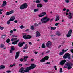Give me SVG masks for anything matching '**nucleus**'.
<instances>
[{
	"label": "nucleus",
	"instance_id": "2f4dec72",
	"mask_svg": "<svg viewBox=\"0 0 73 73\" xmlns=\"http://www.w3.org/2000/svg\"><path fill=\"white\" fill-rule=\"evenodd\" d=\"M11 20H10V19L9 20V21H7V24H8V25L10 24V22H11Z\"/></svg>",
	"mask_w": 73,
	"mask_h": 73
},
{
	"label": "nucleus",
	"instance_id": "680f3d73",
	"mask_svg": "<svg viewBox=\"0 0 73 73\" xmlns=\"http://www.w3.org/2000/svg\"><path fill=\"white\" fill-rule=\"evenodd\" d=\"M34 61V59H32L31 60V61Z\"/></svg>",
	"mask_w": 73,
	"mask_h": 73
},
{
	"label": "nucleus",
	"instance_id": "4be33fe9",
	"mask_svg": "<svg viewBox=\"0 0 73 73\" xmlns=\"http://www.w3.org/2000/svg\"><path fill=\"white\" fill-rule=\"evenodd\" d=\"M59 20H60V17L58 15H57L56 17L55 21H58Z\"/></svg>",
	"mask_w": 73,
	"mask_h": 73
},
{
	"label": "nucleus",
	"instance_id": "7ed1b4c3",
	"mask_svg": "<svg viewBox=\"0 0 73 73\" xmlns=\"http://www.w3.org/2000/svg\"><path fill=\"white\" fill-rule=\"evenodd\" d=\"M63 58L64 59L68 58V60H71L72 58L70 57V54L69 53H66L63 56Z\"/></svg>",
	"mask_w": 73,
	"mask_h": 73
},
{
	"label": "nucleus",
	"instance_id": "f03ea898",
	"mask_svg": "<svg viewBox=\"0 0 73 73\" xmlns=\"http://www.w3.org/2000/svg\"><path fill=\"white\" fill-rule=\"evenodd\" d=\"M50 20V19L47 17L42 18L41 19V21L44 24H45Z\"/></svg>",
	"mask_w": 73,
	"mask_h": 73
},
{
	"label": "nucleus",
	"instance_id": "c756f323",
	"mask_svg": "<svg viewBox=\"0 0 73 73\" xmlns=\"http://www.w3.org/2000/svg\"><path fill=\"white\" fill-rule=\"evenodd\" d=\"M42 48H45V43H43L42 46Z\"/></svg>",
	"mask_w": 73,
	"mask_h": 73
},
{
	"label": "nucleus",
	"instance_id": "052dcab7",
	"mask_svg": "<svg viewBox=\"0 0 73 73\" xmlns=\"http://www.w3.org/2000/svg\"><path fill=\"white\" fill-rule=\"evenodd\" d=\"M41 24H42V22H39V24H40V25H41Z\"/></svg>",
	"mask_w": 73,
	"mask_h": 73
},
{
	"label": "nucleus",
	"instance_id": "f257e3e1",
	"mask_svg": "<svg viewBox=\"0 0 73 73\" xmlns=\"http://www.w3.org/2000/svg\"><path fill=\"white\" fill-rule=\"evenodd\" d=\"M36 67V65L33 64H31L29 67H27L25 70V68L24 67H22L19 70V72L21 73H24L25 72H29L30 70L33 69L34 68H35Z\"/></svg>",
	"mask_w": 73,
	"mask_h": 73
},
{
	"label": "nucleus",
	"instance_id": "864d4df0",
	"mask_svg": "<svg viewBox=\"0 0 73 73\" xmlns=\"http://www.w3.org/2000/svg\"><path fill=\"white\" fill-rule=\"evenodd\" d=\"M17 38H14V41H16V40H17Z\"/></svg>",
	"mask_w": 73,
	"mask_h": 73
},
{
	"label": "nucleus",
	"instance_id": "a18cd8bd",
	"mask_svg": "<svg viewBox=\"0 0 73 73\" xmlns=\"http://www.w3.org/2000/svg\"><path fill=\"white\" fill-rule=\"evenodd\" d=\"M54 27H51V30H54Z\"/></svg>",
	"mask_w": 73,
	"mask_h": 73
},
{
	"label": "nucleus",
	"instance_id": "f3484780",
	"mask_svg": "<svg viewBox=\"0 0 73 73\" xmlns=\"http://www.w3.org/2000/svg\"><path fill=\"white\" fill-rule=\"evenodd\" d=\"M41 36V34L38 31L36 32V37H40Z\"/></svg>",
	"mask_w": 73,
	"mask_h": 73
},
{
	"label": "nucleus",
	"instance_id": "a19ab883",
	"mask_svg": "<svg viewBox=\"0 0 73 73\" xmlns=\"http://www.w3.org/2000/svg\"><path fill=\"white\" fill-rule=\"evenodd\" d=\"M60 73H62V68H60Z\"/></svg>",
	"mask_w": 73,
	"mask_h": 73
},
{
	"label": "nucleus",
	"instance_id": "13d9d810",
	"mask_svg": "<svg viewBox=\"0 0 73 73\" xmlns=\"http://www.w3.org/2000/svg\"><path fill=\"white\" fill-rule=\"evenodd\" d=\"M65 41H62V44H64V43H65Z\"/></svg>",
	"mask_w": 73,
	"mask_h": 73
},
{
	"label": "nucleus",
	"instance_id": "3c124183",
	"mask_svg": "<svg viewBox=\"0 0 73 73\" xmlns=\"http://www.w3.org/2000/svg\"><path fill=\"white\" fill-rule=\"evenodd\" d=\"M13 65H11L9 67L10 68H12V67H13Z\"/></svg>",
	"mask_w": 73,
	"mask_h": 73
},
{
	"label": "nucleus",
	"instance_id": "f704fd0d",
	"mask_svg": "<svg viewBox=\"0 0 73 73\" xmlns=\"http://www.w3.org/2000/svg\"><path fill=\"white\" fill-rule=\"evenodd\" d=\"M31 30H33L34 29V26H32L31 27Z\"/></svg>",
	"mask_w": 73,
	"mask_h": 73
},
{
	"label": "nucleus",
	"instance_id": "0e129e2a",
	"mask_svg": "<svg viewBox=\"0 0 73 73\" xmlns=\"http://www.w3.org/2000/svg\"><path fill=\"white\" fill-rule=\"evenodd\" d=\"M10 33H13V30H11L10 31Z\"/></svg>",
	"mask_w": 73,
	"mask_h": 73
},
{
	"label": "nucleus",
	"instance_id": "39448f33",
	"mask_svg": "<svg viewBox=\"0 0 73 73\" xmlns=\"http://www.w3.org/2000/svg\"><path fill=\"white\" fill-rule=\"evenodd\" d=\"M48 59H49V56H46L40 60V62H44L46 60H47Z\"/></svg>",
	"mask_w": 73,
	"mask_h": 73
},
{
	"label": "nucleus",
	"instance_id": "de8ad7c7",
	"mask_svg": "<svg viewBox=\"0 0 73 73\" xmlns=\"http://www.w3.org/2000/svg\"><path fill=\"white\" fill-rule=\"evenodd\" d=\"M43 1H44L45 3H47V2H48V0H43Z\"/></svg>",
	"mask_w": 73,
	"mask_h": 73
},
{
	"label": "nucleus",
	"instance_id": "6ab92c4d",
	"mask_svg": "<svg viewBox=\"0 0 73 73\" xmlns=\"http://www.w3.org/2000/svg\"><path fill=\"white\" fill-rule=\"evenodd\" d=\"M69 16L68 17V18L69 19H72V13L70 12L68 14Z\"/></svg>",
	"mask_w": 73,
	"mask_h": 73
},
{
	"label": "nucleus",
	"instance_id": "dca6fc26",
	"mask_svg": "<svg viewBox=\"0 0 73 73\" xmlns=\"http://www.w3.org/2000/svg\"><path fill=\"white\" fill-rule=\"evenodd\" d=\"M19 41V39H18L17 40H16L15 41L13 42L12 43V44L13 45H16V44H17V43Z\"/></svg>",
	"mask_w": 73,
	"mask_h": 73
},
{
	"label": "nucleus",
	"instance_id": "6e6d98bb",
	"mask_svg": "<svg viewBox=\"0 0 73 73\" xmlns=\"http://www.w3.org/2000/svg\"><path fill=\"white\" fill-rule=\"evenodd\" d=\"M19 66H20V67H21V66H22V64H19Z\"/></svg>",
	"mask_w": 73,
	"mask_h": 73
},
{
	"label": "nucleus",
	"instance_id": "5fc2aeb1",
	"mask_svg": "<svg viewBox=\"0 0 73 73\" xmlns=\"http://www.w3.org/2000/svg\"><path fill=\"white\" fill-rule=\"evenodd\" d=\"M29 45H32V42H29Z\"/></svg>",
	"mask_w": 73,
	"mask_h": 73
},
{
	"label": "nucleus",
	"instance_id": "bf43d9fd",
	"mask_svg": "<svg viewBox=\"0 0 73 73\" xmlns=\"http://www.w3.org/2000/svg\"><path fill=\"white\" fill-rule=\"evenodd\" d=\"M14 23H17V21L15 20L14 21Z\"/></svg>",
	"mask_w": 73,
	"mask_h": 73
},
{
	"label": "nucleus",
	"instance_id": "c03bdc74",
	"mask_svg": "<svg viewBox=\"0 0 73 73\" xmlns=\"http://www.w3.org/2000/svg\"><path fill=\"white\" fill-rule=\"evenodd\" d=\"M70 51L72 53H73V49H72L70 50Z\"/></svg>",
	"mask_w": 73,
	"mask_h": 73
},
{
	"label": "nucleus",
	"instance_id": "aec40b11",
	"mask_svg": "<svg viewBox=\"0 0 73 73\" xmlns=\"http://www.w3.org/2000/svg\"><path fill=\"white\" fill-rule=\"evenodd\" d=\"M43 5L41 3H39L37 5V7L38 8H41L42 7Z\"/></svg>",
	"mask_w": 73,
	"mask_h": 73
},
{
	"label": "nucleus",
	"instance_id": "4d7b16f0",
	"mask_svg": "<svg viewBox=\"0 0 73 73\" xmlns=\"http://www.w3.org/2000/svg\"><path fill=\"white\" fill-rule=\"evenodd\" d=\"M12 37H15V35H13L12 36Z\"/></svg>",
	"mask_w": 73,
	"mask_h": 73
},
{
	"label": "nucleus",
	"instance_id": "bb28decb",
	"mask_svg": "<svg viewBox=\"0 0 73 73\" xmlns=\"http://www.w3.org/2000/svg\"><path fill=\"white\" fill-rule=\"evenodd\" d=\"M58 36H61V33L59 32H57L56 34Z\"/></svg>",
	"mask_w": 73,
	"mask_h": 73
},
{
	"label": "nucleus",
	"instance_id": "09e8293b",
	"mask_svg": "<svg viewBox=\"0 0 73 73\" xmlns=\"http://www.w3.org/2000/svg\"><path fill=\"white\" fill-rule=\"evenodd\" d=\"M53 19H52L50 20V22H52V21H53Z\"/></svg>",
	"mask_w": 73,
	"mask_h": 73
},
{
	"label": "nucleus",
	"instance_id": "423d86ee",
	"mask_svg": "<svg viewBox=\"0 0 73 73\" xmlns=\"http://www.w3.org/2000/svg\"><path fill=\"white\" fill-rule=\"evenodd\" d=\"M52 45V43L50 41H48L46 44V46L48 48H50Z\"/></svg>",
	"mask_w": 73,
	"mask_h": 73
},
{
	"label": "nucleus",
	"instance_id": "4c0bfd02",
	"mask_svg": "<svg viewBox=\"0 0 73 73\" xmlns=\"http://www.w3.org/2000/svg\"><path fill=\"white\" fill-rule=\"evenodd\" d=\"M34 25L35 27H37V26H39V25H40L37 24V23H35V24Z\"/></svg>",
	"mask_w": 73,
	"mask_h": 73
},
{
	"label": "nucleus",
	"instance_id": "9b49d317",
	"mask_svg": "<svg viewBox=\"0 0 73 73\" xmlns=\"http://www.w3.org/2000/svg\"><path fill=\"white\" fill-rule=\"evenodd\" d=\"M20 51L17 52L16 53V55L15 56V59H17L19 57V56L20 55Z\"/></svg>",
	"mask_w": 73,
	"mask_h": 73
},
{
	"label": "nucleus",
	"instance_id": "7c9ffc66",
	"mask_svg": "<svg viewBox=\"0 0 73 73\" xmlns=\"http://www.w3.org/2000/svg\"><path fill=\"white\" fill-rule=\"evenodd\" d=\"M6 42L7 43H9L10 42V39L8 38L6 40Z\"/></svg>",
	"mask_w": 73,
	"mask_h": 73
},
{
	"label": "nucleus",
	"instance_id": "8fccbe9b",
	"mask_svg": "<svg viewBox=\"0 0 73 73\" xmlns=\"http://www.w3.org/2000/svg\"><path fill=\"white\" fill-rule=\"evenodd\" d=\"M7 73H10L11 72V71L10 70H8V71H7Z\"/></svg>",
	"mask_w": 73,
	"mask_h": 73
},
{
	"label": "nucleus",
	"instance_id": "20e7f679",
	"mask_svg": "<svg viewBox=\"0 0 73 73\" xmlns=\"http://www.w3.org/2000/svg\"><path fill=\"white\" fill-rule=\"evenodd\" d=\"M28 7V4L27 3L23 4L20 7L21 9H24L25 8H27Z\"/></svg>",
	"mask_w": 73,
	"mask_h": 73
},
{
	"label": "nucleus",
	"instance_id": "2eb2a0df",
	"mask_svg": "<svg viewBox=\"0 0 73 73\" xmlns=\"http://www.w3.org/2000/svg\"><path fill=\"white\" fill-rule=\"evenodd\" d=\"M13 13V11H11L10 12H6V15H11V14H12Z\"/></svg>",
	"mask_w": 73,
	"mask_h": 73
},
{
	"label": "nucleus",
	"instance_id": "338daca9",
	"mask_svg": "<svg viewBox=\"0 0 73 73\" xmlns=\"http://www.w3.org/2000/svg\"><path fill=\"white\" fill-rule=\"evenodd\" d=\"M50 62H47L46 63V64H50Z\"/></svg>",
	"mask_w": 73,
	"mask_h": 73
},
{
	"label": "nucleus",
	"instance_id": "393cba45",
	"mask_svg": "<svg viewBox=\"0 0 73 73\" xmlns=\"http://www.w3.org/2000/svg\"><path fill=\"white\" fill-rule=\"evenodd\" d=\"M28 48V45L27 44H25V47L23 48V49H27Z\"/></svg>",
	"mask_w": 73,
	"mask_h": 73
},
{
	"label": "nucleus",
	"instance_id": "cd10ccee",
	"mask_svg": "<svg viewBox=\"0 0 73 73\" xmlns=\"http://www.w3.org/2000/svg\"><path fill=\"white\" fill-rule=\"evenodd\" d=\"M39 11V9H35L34 10V12H38Z\"/></svg>",
	"mask_w": 73,
	"mask_h": 73
},
{
	"label": "nucleus",
	"instance_id": "ea45409f",
	"mask_svg": "<svg viewBox=\"0 0 73 73\" xmlns=\"http://www.w3.org/2000/svg\"><path fill=\"white\" fill-rule=\"evenodd\" d=\"M23 60H24V59H23V58H21L19 59V60L21 62L23 61Z\"/></svg>",
	"mask_w": 73,
	"mask_h": 73
},
{
	"label": "nucleus",
	"instance_id": "a878e982",
	"mask_svg": "<svg viewBox=\"0 0 73 73\" xmlns=\"http://www.w3.org/2000/svg\"><path fill=\"white\" fill-rule=\"evenodd\" d=\"M27 40L28 39H31L32 38V36L30 35H27Z\"/></svg>",
	"mask_w": 73,
	"mask_h": 73
},
{
	"label": "nucleus",
	"instance_id": "79ce46f5",
	"mask_svg": "<svg viewBox=\"0 0 73 73\" xmlns=\"http://www.w3.org/2000/svg\"><path fill=\"white\" fill-rule=\"evenodd\" d=\"M66 3H69V0H65Z\"/></svg>",
	"mask_w": 73,
	"mask_h": 73
},
{
	"label": "nucleus",
	"instance_id": "603ef678",
	"mask_svg": "<svg viewBox=\"0 0 73 73\" xmlns=\"http://www.w3.org/2000/svg\"><path fill=\"white\" fill-rule=\"evenodd\" d=\"M28 31H29V29H27L25 31V32H27Z\"/></svg>",
	"mask_w": 73,
	"mask_h": 73
},
{
	"label": "nucleus",
	"instance_id": "473e14b6",
	"mask_svg": "<svg viewBox=\"0 0 73 73\" xmlns=\"http://www.w3.org/2000/svg\"><path fill=\"white\" fill-rule=\"evenodd\" d=\"M40 2H41V1H40V0H37L36 1V3H40Z\"/></svg>",
	"mask_w": 73,
	"mask_h": 73
},
{
	"label": "nucleus",
	"instance_id": "c85d7f7f",
	"mask_svg": "<svg viewBox=\"0 0 73 73\" xmlns=\"http://www.w3.org/2000/svg\"><path fill=\"white\" fill-rule=\"evenodd\" d=\"M6 36V35H2V36H1V38H3V39H4V38Z\"/></svg>",
	"mask_w": 73,
	"mask_h": 73
},
{
	"label": "nucleus",
	"instance_id": "69168bd1",
	"mask_svg": "<svg viewBox=\"0 0 73 73\" xmlns=\"http://www.w3.org/2000/svg\"><path fill=\"white\" fill-rule=\"evenodd\" d=\"M11 41H14V39L13 38H12L11 39Z\"/></svg>",
	"mask_w": 73,
	"mask_h": 73
},
{
	"label": "nucleus",
	"instance_id": "49530a36",
	"mask_svg": "<svg viewBox=\"0 0 73 73\" xmlns=\"http://www.w3.org/2000/svg\"><path fill=\"white\" fill-rule=\"evenodd\" d=\"M50 52V50L46 52V53H49Z\"/></svg>",
	"mask_w": 73,
	"mask_h": 73
},
{
	"label": "nucleus",
	"instance_id": "b1692460",
	"mask_svg": "<svg viewBox=\"0 0 73 73\" xmlns=\"http://www.w3.org/2000/svg\"><path fill=\"white\" fill-rule=\"evenodd\" d=\"M5 68V66L4 65H1L0 66V69H4Z\"/></svg>",
	"mask_w": 73,
	"mask_h": 73
},
{
	"label": "nucleus",
	"instance_id": "412c9836",
	"mask_svg": "<svg viewBox=\"0 0 73 73\" xmlns=\"http://www.w3.org/2000/svg\"><path fill=\"white\" fill-rule=\"evenodd\" d=\"M6 5H7V2H6L5 1H4L2 5V7H5Z\"/></svg>",
	"mask_w": 73,
	"mask_h": 73
},
{
	"label": "nucleus",
	"instance_id": "37998d69",
	"mask_svg": "<svg viewBox=\"0 0 73 73\" xmlns=\"http://www.w3.org/2000/svg\"><path fill=\"white\" fill-rule=\"evenodd\" d=\"M56 67H57L56 66H54V68H55V70H57V68H56Z\"/></svg>",
	"mask_w": 73,
	"mask_h": 73
},
{
	"label": "nucleus",
	"instance_id": "1a4fd4ad",
	"mask_svg": "<svg viewBox=\"0 0 73 73\" xmlns=\"http://www.w3.org/2000/svg\"><path fill=\"white\" fill-rule=\"evenodd\" d=\"M25 42H19L18 44V46L19 48H21L23 46V45L25 44Z\"/></svg>",
	"mask_w": 73,
	"mask_h": 73
},
{
	"label": "nucleus",
	"instance_id": "5701e85b",
	"mask_svg": "<svg viewBox=\"0 0 73 73\" xmlns=\"http://www.w3.org/2000/svg\"><path fill=\"white\" fill-rule=\"evenodd\" d=\"M28 58V56H25L24 57L23 60H24V61H27V59Z\"/></svg>",
	"mask_w": 73,
	"mask_h": 73
},
{
	"label": "nucleus",
	"instance_id": "6e6552de",
	"mask_svg": "<svg viewBox=\"0 0 73 73\" xmlns=\"http://www.w3.org/2000/svg\"><path fill=\"white\" fill-rule=\"evenodd\" d=\"M68 49L66 50H65L64 49L62 50V52H60L59 53V55H60V56H62V55H63L64 53H65V52H66L68 50Z\"/></svg>",
	"mask_w": 73,
	"mask_h": 73
},
{
	"label": "nucleus",
	"instance_id": "58836bf2",
	"mask_svg": "<svg viewBox=\"0 0 73 73\" xmlns=\"http://www.w3.org/2000/svg\"><path fill=\"white\" fill-rule=\"evenodd\" d=\"M59 24L60 23H57L55 24V26H57L58 25V24Z\"/></svg>",
	"mask_w": 73,
	"mask_h": 73
},
{
	"label": "nucleus",
	"instance_id": "72a5a7b5",
	"mask_svg": "<svg viewBox=\"0 0 73 73\" xmlns=\"http://www.w3.org/2000/svg\"><path fill=\"white\" fill-rule=\"evenodd\" d=\"M4 29V27L1 26H0V29H1V30H3Z\"/></svg>",
	"mask_w": 73,
	"mask_h": 73
},
{
	"label": "nucleus",
	"instance_id": "a211bd4d",
	"mask_svg": "<svg viewBox=\"0 0 73 73\" xmlns=\"http://www.w3.org/2000/svg\"><path fill=\"white\" fill-rule=\"evenodd\" d=\"M15 19V16H12L10 18V20L11 21H13Z\"/></svg>",
	"mask_w": 73,
	"mask_h": 73
},
{
	"label": "nucleus",
	"instance_id": "ddd939ff",
	"mask_svg": "<svg viewBox=\"0 0 73 73\" xmlns=\"http://www.w3.org/2000/svg\"><path fill=\"white\" fill-rule=\"evenodd\" d=\"M66 62L65 60H63L60 62V64L61 65H63L65 64V63Z\"/></svg>",
	"mask_w": 73,
	"mask_h": 73
},
{
	"label": "nucleus",
	"instance_id": "774afa93",
	"mask_svg": "<svg viewBox=\"0 0 73 73\" xmlns=\"http://www.w3.org/2000/svg\"><path fill=\"white\" fill-rule=\"evenodd\" d=\"M2 11H3V9H1L0 10V12H2Z\"/></svg>",
	"mask_w": 73,
	"mask_h": 73
},
{
	"label": "nucleus",
	"instance_id": "e2e57ef3",
	"mask_svg": "<svg viewBox=\"0 0 73 73\" xmlns=\"http://www.w3.org/2000/svg\"><path fill=\"white\" fill-rule=\"evenodd\" d=\"M35 54H37L38 53L37 52H35Z\"/></svg>",
	"mask_w": 73,
	"mask_h": 73
},
{
	"label": "nucleus",
	"instance_id": "e433bc0d",
	"mask_svg": "<svg viewBox=\"0 0 73 73\" xmlns=\"http://www.w3.org/2000/svg\"><path fill=\"white\" fill-rule=\"evenodd\" d=\"M25 28V27L23 26V25L20 26V28H21V29H23V28Z\"/></svg>",
	"mask_w": 73,
	"mask_h": 73
},
{
	"label": "nucleus",
	"instance_id": "4468645a",
	"mask_svg": "<svg viewBox=\"0 0 73 73\" xmlns=\"http://www.w3.org/2000/svg\"><path fill=\"white\" fill-rule=\"evenodd\" d=\"M23 38L25 40H27V35H26V34L23 33Z\"/></svg>",
	"mask_w": 73,
	"mask_h": 73
},
{
	"label": "nucleus",
	"instance_id": "0eeeda50",
	"mask_svg": "<svg viewBox=\"0 0 73 73\" xmlns=\"http://www.w3.org/2000/svg\"><path fill=\"white\" fill-rule=\"evenodd\" d=\"M72 31H73V30L72 29H70L68 33L66 35V36L67 37H69L71 36V34H72Z\"/></svg>",
	"mask_w": 73,
	"mask_h": 73
},
{
	"label": "nucleus",
	"instance_id": "f8f14e48",
	"mask_svg": "<svg viewBox=\"0 0 73 73\" xmlns=\"http://www.w3.org/2000/svg\"><path fill=\"white\" fill-rule=\"evenodd\" d=\"M11 50L10 51V53H12V52H13L15 50V47L14 46H12L10 48Z\"/></svg>",
	"mask_w": 73,
	"mask_h": 73
},
{
	"label": "nucleus",
	"instance_id": "9d476101",
	"mask_svg": "<svg viewBox=\"0 0 73 73\" xmlns=\"http://www.w3.org/2000/svg\"><path fill=\"white\" fill-rule=\"evenodd\" d=\"M45 15H46V12H43L39 15L38 16L39 17H42V16H44Z\"/></svg>",
	"mask_w": 73,
	"mask_h": 73
},
{
	"label": "nucleus",
	"instance_id": "c9c22d12",
	"mask_svg": "<svg viewBox=\"0 0 73 73\" xmlns=\"http://www.w3.org/2000/svg\"><path fill=\"white\" fill-rule=\"evenodd\" d=\"M5 46V45H4V44H1L0 46V47L1 48H3Z\"/></svg>",
	"mask_w": 73,
	"mask_h": 73
}]
</instances>
